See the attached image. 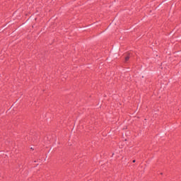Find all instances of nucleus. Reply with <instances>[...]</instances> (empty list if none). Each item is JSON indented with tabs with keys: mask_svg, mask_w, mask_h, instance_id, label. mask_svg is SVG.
<instances>
[{
	"mask_svg": "<svg viewBox=\"0 0 181 181\" xmlns=\"http://www.w3.org/2000/svg\"><path fill=\"white\" fill-rule=\"evenodd\" d=\"M133 163H135V160H133Z\"/></svg>",
	"mask_w": 181,
	"mask_h": 181,
	"instance_id": "obj_2",
	"label": "nucleus"
},
{
	"mask_svg": "<svg viewBox=\"0 0 181 181\" xmlns=\"http://www.w3.org/2000/svg\"><path fill=\"white\" fill-rule=\"evenodd\" d=\"M128 60H129V57H126L125 61H126V62H128Z\"/></svg>",
	"mask_w": 181,
	"mask_h": 181,
	"instance_id": "obj_1",
	"label": "nucleus"
}]
</instances>
